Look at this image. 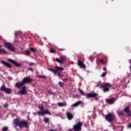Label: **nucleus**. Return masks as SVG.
I'll return each mask as SVG.
<instances>
[{"label": "nucleus", "mask_w": 131, "mask_h": 131, "mask_svg": "<svg viewBox=\"0 0 131 131\" xmlns=\"http://www.w3.org/2000/svg\"><path fill=\"white\" fill-rule=\"evenodd\" d=\"M14 127L19 126L20 128H23V127L27 128V121L24 120L20 121L19 119H16L14 120Z\"/></svg>", "instance_id": "obj_1"}, {"label": "nucleus", "mask_w": 131, "mask_h": 131, "mask_svg": "<svg viewBox=\"0 0 131 131\" xmlns=\"http://www.w3.org/2000/svg\"><path fill=\"white\" fill-rule=\"evenodd\" d=\"M32 81L31 79H30L29 77H25L23 79V81H21L20 83H19V82H17L15 84V86L17 88V89H20L21 86H23V85H24L25 83L30 82V81Z\"/></svg>", "instance_id": "obj_2"}, {"label": "nucleus", "mask_w": 131, "mask_h": 131, "mask_svg": "<svg viewBox=\"0 0 131 131\" xmlns=\"http://www.w3.org/2000/svg\"><path fill=\"white\" fill-rule=\"evenodd\" d=\"M4 45L9 51H11V52H15V51H16V48L11 42H5Z\"/></svg>", "instance_id": "obj_3"}, {"label": "nucleus", "mask_w": 131, "mask_h": 131, "mask_svg": "<svg viewBox=\"0 0 131 131\" xmlns=\"http://www.w3.org/2000/svg\"><path fill=\"white\" fill-rule=\"evenodd\" d=\"M112 86L111 84L109 83H105L103 84L101 88L103 89V92L104 93H107V92H109V90H110V88Z\"/></svg>", "instance_id": "obj_4"}, {"label": "nucleus", "mask_w": 131, "mask_h": 131, "mask_svg": "<svg viewBox=\"0 0 131 131\" xmlns=\"http://www.w3.org/2000/svg\"><path fill=\"white\" fill-rule=\"evenodd\" d=\"M1 91V92H5L6 94H8V95H10L12 94V90L10 88H8L5 85H3L1 88H0Z\"/></svg>", "instance_id": "obj_5"}, {"label": "nucleus", "mask_w": 131, "mask_h": 131, "mask_svg": "<svg viewBox=\"0 0 131 131\" xmlns=\"http://www.w3.org/2000/svg\"><path fill=\"white\" fill-rule=\"evenodd\" d=\"M56 70H54L53 69L49 68L48 70L49 71H51V72H53V73H57L58 71H63L64 70V68L60 67H55Z\"/></svg>", "instance_id": "obj_6"}, {"label": "nucleus", "mask_w": 131, "mask_h": 131, "mask_svg": "<svg viewBox=\"0 0 131 131\" xmlns=\"http://www.w3.org/2000/svg\"><path fill=\"white\" fill-rule=\"evenodd\" d=\"M105 120L108 122H111L114 120V116L112 114H108L105 116Z\"/></svg>", "instance_id": "obj_7"}, {"label": "nucleus", "mask_w": 131, "mask_h": 131, "mask_svg": "<svg viewBox=\"0 0 131 131\" xmlns=\"http://www.w3.org/2000/svg\"><path fill=\"white\" fill-rule=\"evenodd\" d=\"M37 113L39 116L42 115V116H45V114H49V115H51V113H50V112H49L48 110L39 111Z\"/></svg>", "instance_id": "obj_8"}, {"label": "nucleus", "mask_w": 131, "mask_h": 131, "mask_svg": "<svg viewBox=\"0 0 131 131\" xmlns=\"http://www.w3.org/2000/svg\"><path fill=\"white\" fill-rule=\"evenodd\" d=\"M66 60V56H61L60 59L58 58H56V60L57 61V62H58V63H60V64H63V62H65Z\"/></svg>", "instance_id": "obj_9"}, {"label": "nucleus", "mask_w": 131, "mask_h": 131, "mask_svg": "<svg viewBox=\"0 0 131 131\" xmlns=\"http://www.w3.org/2000/svg\"><path fill=\"white\" fill-rule=\"evenodd\" d=\"M18 94H20V95H26L27 94V91L26 90V86H24L21 88L20 91L18 92Z\"/></svg>", "instance_id": "obj_10"}, {"label": "nucleus", "mask_w": 131, "mask_h": 131, "mask_svg": "<svg viewBox=\"0 0 131 131\" xmlns=\"http://www.w3.org/2000/svg\"><path fill=\"white\" fill-rule=\"evenodd\" d=\"M124 112L126 113L128 116L131 117V112L130 111L129 106H126L124 108Z\"/></svg>", "instance_id": "obj_11"}, {"label": "nucleus", "mask_w": 131, "mask_h": 131, "mask_svg": "<svg viewBox=\"0 0 131 131\" xmlns=\"http://www.w3.org/2000/svg\"><path fill=\"white\" fill-rule=\"evenodd\" d=\"M98 96V94L96 93H89L88 94L86 95V98H95V97H97Z\"/></svg>", "instance_id": "obj_12"}, {"label": "nucleus", "mask_w": 131, "mask_h": 131, "mask_svg": "<svg viewBox=\"0 0 131 131\" xmlns=\"http://www.w3.org/2000/svg\"><path fill=\"white\" fill-rule=\"evenodd\" d=\"M8 61L9 62H11V63H12V64H14V65H16V66H17V67H20V66H21V64L18 63L17 62H16V61H15L13 59H9Z\"/></svg>", "instance_id": "obj_13"}, {"label": "nucleus", "mask_w": 131, "mask_h": 131, "mask_svg": "<svg viewBox=\"0 0 131 131\" xmlns=\"http://www.w3.org/2000/svg\"><path fill=\"white\" fill-rule=\"evenodd\" d=\"M1 63H2V64H3V65H5V66H6V67H7V68H11L12 67V66L8 63V62H6V61H2L1 62Z\"/></svg>", "instance_id": "obj_14"}, {"label": "nucleus", "mask_w": 131, "mask_h": 131, "mask_svg": "<svg viewBox=\"0 0 131 131\" xmlns=\"http://www.w3.org/2000/svg\"><path fill=\"white\" fill-rule=\"evenodd\" d=\"M78 64L81 68H85V64H83V62H82V61L79 60L78 61Z\"/></svg>", "instance_id": "obj_15"}, {"label": "nucleus", "mask_w": 131, "mask_h": 131, "mask_svg": "<svg viewBox=\"0 0 131 131\" xmlns=\"http://www.w3.org/2000/svg\"><path fill=\"white\" fill-rule=\"evenodd\" d=\"M67 116L69 120H71V119L73 118V115H72V114H71L70 112H68L67 113Z\"/></svg>", "instance_id": "obj_16"}, {"label": "nucleus", "mask_w": 131, "mask_h": 131, "mask_svg": "<svg viewBox=\"0 0 131 131\" xmlns=\"http://www.w3.org/2000/svg\"><path fill=\"white\" fill-rule=\"evenodd\" d=\"M115 102V98H111L107 100V103L108 104H113Z\"/></svg>", "instance_id": "obj_17"}, {"label": "nucleus", "mask_w": 131, "mask_h": 131, "mask_svg": "<svg viewBox=\"0 0 131 131\" xmlns=\"http://www.w3.org/2000/svg\"><path fill=\"white\" fill-rule=\"evenodd\" d=\"M82 102L81 101H78V102H76L75 103L73 104L72 106V107H77L79 105H80Z\"/></svg>", "instance_id": "obj_18"}, {"label": "nucleus", "mask_w": 131, "mask_h": 131, "mask_svg": "<svg viewBox=\"0 0 131 131\" xmlns=\"http://www.w3.org/2000/svg\"><path fill=\"white\" fill-rule=\"evenodd\" d=\"M57 105L59 106V107H63L64 106H66V104L63 103V102H58L57 103Z\"/></svg>", "instance_id": "obj_19"}, {"label": "nucleus", "mask_w": 131, "mask_h": 131, "mask_svg": "<svg viewBox=\"0 0 131 131\" xmlns=\"http://www.w3.org/2000/svg\"><path fill=\"white\" fill-rule=\"evenodd\" d=\"M0 53H3L4 54H7L8 52L5 49H0Z\"/></svg>", "instance_id": "obj_20"}, {"label": "nucleus", "mask_w": 131, "mask_h": 131, "mask_svg": "<svg viewBox=\"0 0 131 131\" xmlns=\"http://www.w3.org/2000/svg\"><path fill=\"white\" fill-rule=\"evenodd\" d=\"M49 121H50V119H49L48 118H44V122H45V123H48V122H49Z\"/></svg>", "instance_id": "obj_21"}, {"label": "nucleus", "mask_w": 131, "mask_h": 131, "mask_svg": "<svg viewBox=\"0 0 131 131\" xmlns=\"http://www.w3.org/2000/svg\"><path fill=\"white\" fill-rule=\"evenodd\" d=\"M8 129H9V128L7 126L3 127L2 128L3 131H7Z\"/></svg>", "instance_id": "obj_22"}, {"label": "nucleus", "mask_w": 131, "mask_h": 131, "mask_svg": "<svg viewBox=\"0 0 131 131\" xmlns=\"http://www.w3.org/2000/svg\"><path fill=\"white\" fill-rule=\"evenodd\" d=\"M58 84L60 85V86H61V88H63L64 86V84L62 82L59 81L58 82Z\"/></svg>", "instance_id": "obj_23"}, {"label": "nucleus", "mask_w": 131, "mask_h": 131, "mask_svg": "<svg viewBox=\"0 0 131 131\" xmlns=\"http://www.w3.org/2000/svg\"><path fill=\"white\" fill-rule=\"evenodd\" d=\"M106 75H107V72H104L101 74V77H105V76H106Z\"/></svg>", "instance_id": "obj_24"}, {"label": "nucleus", "mask_w": 131, "mask_h": 131, "mask_svg": "<svg viewBox=\"0 0 131 131\" xmlns=\"http://www.w3.org/2000/svg\"><path fill=\"white\" fill-rule=\"evenodd\" d=\"M99 61L100 62V63H101V64H105V61H104V60L102 59H99Z\"/></svg>", "instance_id": "obj_25"}, {"label": "nucleus", "mask_w": 131, "mask_h": 131, "mask_svg": "<svg viewBox=\"0 0 131 131\" xmlns=\"http://www.w3.org/2000/svg\"><path fill=\"white\" fill-rule=\"evenodd\" d=\"M79 92L81 94V95H84V92H83V91L80 89H79Z\"/></svg>", "instance_id": "obj_26"}, {"label": "nucleus", "mask_w": 131, "mask_h": 131, "mask_svg": "<svg viewBox=\"0 0 131 131\" xmlns=\"http://www.w3.org/2000/svg\"><path fill=\"white\" fill-rule=\"evenodd\" d=\"M39 109L42 111V110H43V106H42V105H39Z\"/></svg>", "instance_id": "obj_27"}, {"label": "nucleus", "mask_w": 131, "mask_h": 131, "mask_svg": "<svg viewBox=\"0 0 131 131\" xmlns=\"http://www.w3.org/2000/svg\"><path fill=\"white\" fill-rule=\"evenodd\" d=\"M26 55H30V51L27 50L26 51Z\"/></svg>", "instance_id": "obj_28"}, {"label": "nucleus", "mask_w": 131, "mask_h": 131, "mask_svg": "<svg viewBox=\"0 0 131 131\" xmlns=\"http://www.w3.org/2000/svg\"><path fill=\"white\" fill-rule=\"evenodd\" d=\"M38 77H39V78H47V77L45 76H38Z\"/></svg>", "instance_id": "obj_29"}, {"label": "nucleus", "mask_w": 131, "mask_h": 131, "mask_svg": "<svg viewBox=\"0 0 131 131\" xmlns=\"http://www.w3.org/2000/svg\"><path fill=\"white\" fill-rule=\"evenodd\" d=\"M57 73H58V76H59V77H62V76H63L62 75H60V72H59V71H58V72H57Z\"/></svg>", "instance_id": "obj_30"}, {"label": "nucleus", "mask_w": 131, "mask_h": 131, "mask_svg": "<svg viewBox=\"0 0 131 131\" xmlns=\"http://www.w3.org/2000/svg\"><path fill=\"white\" fill-rule=\"evenodd\" d=\"M28 64L30 66H32V65H34V63H33V62H29Z\"/></svg>", "instance_id": "obj_31"}, {"label": "nucleus", "mask_w": 131, "mask_h": 131, "mask_svg": "<svg viewBox=\"0 0 131 131\" xmlns=\"http://www.w3.org/2000/svg\"><path fill=\"white\" fill-rule=\"evenodd\" d=\"M67 80H68V79L67 78H64L62 79V81H63L64 82H67Z\"/></svg>", "instance_id": "obj_32"}, {"label": "nucleus", "mask_w": 131, "mask_h": 131, "mask_svg": "<svg viewBox=\"0 0 131 131\" xmlns=\"http://www.w3.org/2000/svg\"><path fill=\"white\" fill-rule=\"evenodd\" d=\"M118 114L119 115H123V112H119Z\"/></svg>", "instance_id": "obj_33"}, {"label": "nucleus", "mask_w": 131, "mask_h": 131, "mask_svg": "<svg viewBox=\"0 0 131 131\" xmlns=\"http://www.w3.org/2000/svg\"><path fill=\"white\" fill-rule=\"evenodd\" d=\"M30 51H32V52H35V49L32 48H30Z\"/></svg>", "instance_id": "obj_34"}, {"label": "nucleus", "mask_w": 131, "mask_h": 131, "mask_svg": "<svg viewBox=\"0 0 131 131\" xmlns=\"http://www.w3.org/2000/svg\"><path fill=\"white\" fill-rule=\"evenodd\" d=\"M55 52V49H51L50 50V53H54Z\"/></svg>", "instance_id": "obj_35"}, {"label": "nucleus", "mask_w": 131, "mask_h": 131, "mask_svg": "<svg viewBox=\"0 0 131 131\" xmlns=\"http://www.w3.org/2000/svg\"><path fill=\"white\" fill-rule=\"evenodd\" d=\"M29 70L30 71H32V72L34 71V70H33V69H32V68H29Z\"/></svg>", "instance_id": "obj_36"}, {"label": "nucleus", "mask_w": 131, "mask_h": 131, "mask_svg": "<svg viewBox=\"0 0 131 131\" xmlns=\"http://www.w3.org/2000/svg\"><path fill=\"white\" fill-rule=\"evenodd\" d=\"M4 107H5V108H7V107H8V104H7V103L4 104Z\"/></svg>", "instance_id": "obj_37"}, {"label": "nucleus", "mask_w": 131, "mask_h": 131, "mask_svg": "<svg viewBox=\"0 0 131 131\" xmlns=\"http://www.w3.org/2000/svg\"><path fill=\"white\" fill-rule=\"evenodd\" d=\"M21 33V32L20 31H17V32H15V36H17V35L18 34V33Z\"/></svg>", "instance_id": "obj_38"}, {"label": "nucleus", "mask_w": 131, "mask_h": 131, "mask_svg": "<svg viewBox=\"0 0 131 131\" xmlns=\"http://www.w3.org/2000/svg\"><path fill=\"white\" fill-rule=\"evenodd\" d=\"M127 128H131V123H130L128 125Z\"/></svg>", "instance_id": "obj_39"}, {"label": "nucleus", "mask_w": 131, "mask_h": 131, "mask_svg": "<svg viewBox=\"0 0 131 131\" xmlns=\"http://www.w3.org/2000/svg\"><path fill=\"white\" fill-rule=\"evenodd\" d=\"M48 94H51L52 95H54V93L52 92L51 91H48Z\"/></svg>", "instance_id": "obj_40"}, {"label": "nucleus", "mask_w": 131, "mask_h": 131, "mask_svg": "<svg viewBox=\"0 0 131 131\" xmlns=\"http://www.w3.org/2000/svg\"><path fill=\"white\" fill-rule=\"evenodd\" d=\"M103 71H106V70H107V68H106V67L103 68Z\"/></svg>", "instance_id": "obj_41"}, {"label": "nucleus", "mask_w": 131, "mask_h": 131, "mask_svg": "<svg viewBox=\"0 0 131 131\" xmlns=\"http://www.w3.org/2000/svg\"><path fill=\"white\" fill-rule=\"evenodd\" d=\"M49 131H57V130H54V129H51V130H49Z\"/></svg>", "instance_id": "obj_42"}, {"label": "nucleus", "mask_w": 131, "mask_h": 131, "mask_svg": "<svg viewBox=\"0 0 131 131\" xmlns=\"http://www.w3.org/2000/svg\"><path fill=\"white\" fill-rule=\"evenodd\" d=\"M34 115H36V113H33Z\"/></svg>", "instance_id": "obj_43"}, {"label": "nucleus", "mask_w": 131, "mask_h": 131, "mask_svg": "<svg viewBox=\"0 0 131 131\" xmlns=\"http://www.w3.org/2000/svg\"><path fill=\"white\" fill-rule=\"evenodd\" d=\"M129 62L131 63V59L129 60Z\"/></svg>", "instance_id": "obj_44"}, {"label": "nucleus", "mask_w": 131, "mask_h": 131, "mask_svg": "<svg viewBox=\"0 0 131 131\" xmlns=\"http://www.w3.org/2000/svg\"><path fill=\"white\" fill-rule=\"evenodd\" d=\"M113 129H115L114 126H113Z\"/></svg>", "instance_id": "obj_45"}, {"label": "nucleus", "mask_w": 131, "mask_h": 131, "mask_svg": "<svg viewBox=\"0 0 131 131\" xmlns=\"http://www.w3.org/2000/svg\"><path fill=\"white\" fill-rule=\"evenodd\" d=\"M45 38V39H47V38Z\"/></svg>", "instance_id": "obj_46"}, {"label": "nucleus", "mask_w": 131, "mask_h": 131, "mask_svg": "<svg viewBox=\"0 0 131 131\" xmlns=\"http://www.w3.org/2000/svg\"><path fill=\"white\" fill-rule=\"evenodd\" d=\"M1 47H2L1 46H0V48H1Z\"/></svg>", "instance_id": "obj_47"}]
</instances>
